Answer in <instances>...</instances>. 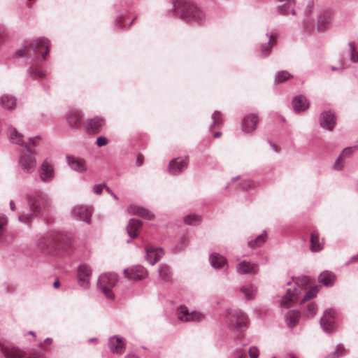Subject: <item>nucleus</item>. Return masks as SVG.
<instances>
[{"label":"nucleus","instance_id":"1","mask_svg":"<svg viewBox=\"0 0 358 358\" xmlns=\"http://www.w3.org/2000/svg\"><path fill=\"white\" fill-rule=\"evenodd\" d=\"M37 245L43 253L64 255L71 248V241L65 234L50 231L38 239Z\"/></svg>","mask_w":358,"mask_h":358},{"label":"nucleus","instance_id":"2","mask_svg":"<svg viewBox=\"0 0 358 358\" xmlns=\"http://www.w3.org/2000/svg\"><path fill=\"white\" fill-rule=\"evenodd\" d=\"M177 15L183 20L200 22L203 18V12L194 3L187 1H178L175 4Z\"/></svg>","mask_w":358,"mask_h":358},{"label":"nucleus","instance_id":"3","mask_svg":"<svg viewBox=\"0 0 358 358\" xmlns=\"http://www.w3.org/2000/svg\"><path fill=\"white\" fill-rule=\"evenodd\" d=\"M227 320L229 328L234 332H242L248 327V317L241 310H229Z\"/></svg>","mask_w":358,"mask_h":358},{"label":"nucleus","instance_id":"4","mask_svg":"<svg viewBox=\"0 0 358 358\" xmlns=\"http://www.w3.org/2000/svg\"><path fill=\"white\" fill-rule=\"evenodd\" d=\"M117 282V275L115 273H107L101 274L98 280V287L101 289L105 296L110 299L114 298V294L111 289L115 286Z\"/></svg>","mask_w":358,"mask_h":358},{"label":"nucleus","instance_id":"5","mask_svg":"<svg viewBox=\"0 0 358 358\" xmlns=\"http://www.w3.org/2000/svg\"><path fill=\"white\" fill-rule=\"evenodd\" d=\"M203 317L204 315L200 312L190 310L185 306H180L177 310V318L182 322H198Z\"/></svg>","mask_w":358,"mask_h":358},{"label":"nucleus","instance_id":"6","mask_svg":"<svg viewBox=\"0 0 358 358\" xmlns=\"http://www.w3.org/2000/svg\"><path fill=\"white\" fill-rule=\"evenodd\" d=\"M336 310L329 308L324 311L323 316L320 318V326L327 334H331L336 329L335 324Z\"/></svg>","mask_w":358,"mask_h":358},{"label":"nucleus","instance_id":"7","mask_svg":"<svg viewBox=\"0 0 358 358\" xmlns=\"http://www.w3.org/2000/svg\"><path fill=\"white\" fill-rule=\"evenodd\" d=\"M0 352L5 358H45L43 355L36 354L25 357L18 349L8 345L0 344Z\"/></svg>","mask_w":358,"mask_h":358},{"label":"nucleus","instance_id":"8","mask_svg":"<svg viewBox=\"0 0 358 358\" xmlns=\"http://www.w3.org/2000/svg\"><path fill=\"white\" fill-rule=\"evenodd\" d=\"M92 270L89 265L86 264H80L78 268V282L80 286L86 289L88 287L90 282Z\"/></svg>","mask_w":358,"mask_h":358},{"label":"nucleus","instance_id":"9","mask_svg":"<svg viewBox=\"0 0 358 358\" xmlns=\"http://www.w3.org/2000/svg\"><path fill=\"white\" fill-rule=\"evenodd\" d=\"M29 203L31 210L35 214L41 213L45 210H48L52 206L50 199L46 196H41L40 199H30Z\"/></svg>","mask_w":358,"mask_h":358},{"label":"nucleus","instance_id":"10","mask_svg":"<svg viewBox=\"0 0 358 358\" xmlns=\"http://www.w3.org/2000/svg\"><path fill=\"white\" fill-rule=\"evenodd\" d=\"M108 345L112 353L118 355L122 354L126 348V344L124 338L117 335H115L109 338Z\"/></svg>","mask_w":358,"mask_h":358},{"label":"nucleus","instance_id":"11","mask_svg":"<svg viewBox=\"0 0 358 358\" xmlns=\"http://www.w3.org/2000/svg\"><path fill=\"white\" fill-rule=\"evenodd\" d=\"M188 164L187 158H176L169 162V171L171 174L177 175L187 168Z\"/></svg>","mask_w":358,"mask_h":358},{"label":"nucleus","instance_id":"12","mask_svg":"<svg viewBox=\"0 0 358 358\" xmlns=\"http://www.w3.org/2000/svg\"><path fill=\"white\" fill-rule=\"evenodd\" d=\"M124 273L125 276L129 280H141L145 278L147 271L141 266H136L131 269H124Z\"/></svg>","mask_w":358,"mask_h":358},{"label":"nucleus","instance_id":"13","mask_svg":"<svg viewBox=\"0 0 358 358\" xmlns=\"http://www.w3.org/2000/svg\"><path fill=\"white\" fill-rule=\"evenodd\" d=\"M30 48L35 52H41L43 59H45L49 53L50 41L45 38H41L36 40Z\"/></svg>","mask_w":358,"mask_h":358},{"label":"nucleus","instance_id":"14","mask_svg":"<svg viewBox=\"0 0 358 358\" xmlns=\"http://www.w3.org/2000/svg\"><path fill=\"white\" fill-rule=\"evenodd\" d=\"M8 135L10 141L15 144L24 146L27 148L29 153H33L31 149L29 148V145L23 141V135L20 134L15 128L10 127L8 131Z\"/></svg>","mask_w":358,"mask_h":358},{"label":"nucleus","instance_id":"15","mask_svg":"<svg viewBox=\"0 0 358 358\" xmlns=\"http://www.w3.org/2000/svg\"><path fill=\"white\" fill-rule=\"evenodd\" d=\"M103 124L104 120L101 117H96L87 120L85 123V127L88 133L94 134L101 131Z\"/></svg>","mask_w":358,"mask_h":358},{"label":"nucleus","instance_id":"16","mask_svg":"<svg viewBox=\"0 0 358 358\" xmlns=\"http://www.w3.org/2000/svg\"><path fill=\"white\" fill-rule=\"evenodd\" d=\"M92 208L84 206H77L73 210L74 216L78 217L80 220L90 222L92 214Z\"/></svg>","mask_w":358,"mask_h":358},{"label":"nucleus","instance_id":"17","mask_svg":"<svg viewBox=\"0 0 358 358\" xmlns=\"http://www.w3.org/2000/svg\"><path fill=\"white\" fill-rule=\"evenodd\" d=\"M145 252V257L151 265H154L163 255V251L161 248L153 246H146Z\"/></svg>","mask_w":358,"mask_h":358},{"label":"nucleus","instance_id":"18","mask_svg":"<svg viewBox=\"0 0 358 358\" xmlns=\"http://www.w3.org/2000/svg\"><path fill=\"white\" fill-rule=\"evenodd\" d=\"M127 212L131 215H136L147 220H152L155 217L153 213L148 209L135 205H130L127 208Z\"/></svg>","mask_w":358,"mask_h":358},{"label":"nucleus","instance_id":"19","mask_svg":"<svg viewBox=\"0 0 358 358\" xmlns=\"http://www.w3.org/2000/svg\"><path fill=\"white\" fill-rule=\"evenodd\" d=\"M20 164L24 171L31 173L36 166V161L31 155L24 154L20 158Z\"/></svg>","mask_w":358,"mask_h":358},{"label":"nucleus","instance_id":"20","mask_svg":"<svg viewBox=\"0 0 358 358\" xmlns=\"http://www.w3.org/2000/svg\"><path fill=\"white\" fill-rule=\"evenodd\" d=\"M258 122V117L255 114L246 115L242 122V129L244 132L250 133L255 130Z\"/></svg>","mask_w":358,"mask_h":358},{"label":"nucleus","instance_id":"21","mask_svg":"<svg viewBox=\"0 0 358 358\" xmlns=\"http://www.w3.org/2000/svg\"><path fill=\"white\" fill-rule=\"evenodd\" d=\"M54 178V169L52 166L47 161H44L41 165L40 178L43 182L51 181Z\"/></svg>","mask_w":358,"mask_h":358},{"label":"nucleus","instance_id":"22","mask_svg":"<svg viewBox=\"0 0 358 358\" xmlns=\"http://www.w3.org/2000/svg\"><path fill=\"white\" fill-rule=\"evenodd\" d=\"M258 270V265L250 262L242 261L236 266L239 274L255 273Z\"/></svg>","mask_w":358,"mask_h":358},{"label":"nucleus","instance_id":"23","mask_svg":"<svg viewBox=\"0 0 358 358\" xmlns=\"http://www.w3.org/2000/svg\"><path fill=\"white\" fill-rule=\"evenodd\" d=\"M336 124V118L333 113L325 112L321 115L320 125L322 127L331 131Z\"/></svg>","mask_w":358,"mask_h":358},{"label":"nucleus","instance_id":"24","mask_svg":"<svg viewBox=\"0 0 358 358\" xmlns=\"http://www.w3.org/2000/svg\"><path fill=\"white\" fill-rule=\"evenodd\" d=\"M292 106L296 113H301L309 108V102L304 96L299 95L293 99Z\"/></svg>","mask_w":358,"mask_h":358},{"label":"nucleus","instance_id":"25","mask_svg":"<svg viewBox=\"0 0 358 358\" xmlns=\"http://www.w3.org/2000/svg\"><path fill=\"white\" fill-rule=\"evenodd\" d=\"M67 162L70 167L78 172H84L86 171L85 161L73 156H67Z\"/></svg>","mask_w":358,"mask_h":358},{"label":"nucleus","instance_id":"26","mask_svg":"<svg viewBox=\"0 0 358 358\" xmlns=\"http://www.w3.org/2000/svg\"><path fill=\"white\" fill-rule=\"evenodd\" d=\"M300 293L301 290L296 287H294L292 292L291 289H288L287 294L281 299L280 306L282 307L288 306L289 303L295 301L297 299L298 295Z\"/></svg>","mask_w":358,"mask_h":358},{"label":"nucleus","instance_id":"27","mask_svg":"<svg viewBox=\"0 0 358 358\" xmlns=\"http://www.w3.org/2000/svg\"><path fill=\"white\" fill-rule=\"evenodd\" d=\"M0 106L6 110H14L17 106L16 99L10 94H3L0 97Z\"/></svg>","mask_w":358,"mask_h":358},{"label":"nucleus","instance_id":"28","mask_svg":"<svg viewBox=\"0 0 358 358\" xmlns=\"http://www.w3.org/2000/svg\"><path fill=\"white\" fill-rule=\"evenodd\" d=\"M210 263L215 269H219L227 264L226 258L219 253H213L209 257Z\"/></svg>","mask_w":358,"mask_h":358},{"label":"nucleus","instance_id":"29","mask_svg":"<svg viewBox=\"0 0 358 358\" xmlns=\"http://www.w3.org/2000/svg\"><path fill=\"white\" fill-rule=\"evenodd\" d=\"M336 275L332 272L325 271L320 273L318 277L319 282L327 287L332 286L336 281Z\"/></svg>","mask_w":358,"mask_h":358},{"label":"nucleus","instance_id":"30","mask_svg":"<svg viewBox=\"0 0 358 358\" xmlns=\"http://www.w3.org/2000/svg\"><path fill=\"white\" fill-rule=\"evenodd\" d=\"M357 149V147H348L345 148L334 164V168L341 170L343 167V159L350 156Z\"/></svg>","mask_w":358,"mask_h":358},{"label":"nucleus","instance_id":"31","mask_svg":"<svg viewBox=\"0 0 358 358\" xmlns=\"http://www.w3.org/2000/svg\"><path fill=\"white\" fill-rule=\"evenodd\" d=\"M323 242H320L319 234L317 231H313L310 236V250L312 252H316L320 251L323 248Z\"/></svg>","mask_w":358,"mask_h":358},{"label":"nucleus","instance_id":"32","mask_svg":"<svg viewBox=\"0 0 358 358\" xmlns=\"http://www.w3.org/2000/svg\"><path fill=\"white\" fill-rule=\"evenodd\" d=\"M239 292L243 294L247 300L252 299L257 292V288L252 284H248L241 286L239 288Z\"/></svg>","mask_w":358,"mask_h":358},{"label":"nucleus","instance_id":"33","mask_svg":"<svg viewBox=\"0 0 358 358\" xmlns=\"http://www.w3.org/2000/svg\"><path fill=\"white\" fill-rule=\"evenodd\" d=\"M300 317V313L298 310H289L285 315V321L289 327H294Z\"/></svg>","mask_w":358,"mask_h":358},{"label":"nucleus","instance_id":"34","mask_svg":"<svg viewBox=\"0 0 358 358\" xmlns=\"http://www.w3.org/2000/svg\"><path fill=\"white\" fill-rule=\"evenodd\" d=\"M83 115L80 112H72L68 117V122L71 127H78L80 125Z\"/></svg>","mask_w":358,"mask_h":358},{"label":"nucleus","instance_id":"35","mask_svg":"<svg viewBox=\"0 0 358 358\" xmlns=\"http://www.w3.org/2000/svg\"><path fill=\"white\" fill-rule=\"evenodd\" d=\"M266 241V231H264L262 234L257 236L255 239L248 242V245L252 248H258L262 245Z\"/></svg>","mask_w":358,"mask_h":358},{"label":"nucleus","instance_id":"36","mask_svg":"<svg viewBox=\"0 0 358 358\" xmlns=\"http://www.w3.org/2000/svg\"><path fill=\"white\" fill-rule=\"evenodd\" d=\"M277 41V36L275 34H271L269 38V41L266 45H262V52L265 55H267L271 48L275 45Z\"/></svg>","mask_w":358,"mask_h":358},{"label":"nucleus","instance_id":"37","mask_svg":"<svg viewBox=\"0 0 358 358\" xmlns=\"http://www.w3.org/2000/svg\"><path fill=\"white\" fill-rule=\"evenodd\" d=\"M158 273L162 279L164 281H168L171 278V271L167 265H163L158 269Z\"/></svg>","mask_w":358,"mask_h":358},{"label":"nucleus","instance_id":"38","mask_svg":"<svg viewBox=\"0 0 358 358\" xmlns=\"http://www.w3.org/2000/svg\"><path fill=\"white\" fill-rule=\"evenodd\" d=\"M142 225H127L126 230L131 238H136Z\"/></svg>","mask_w":358,"mask_h":358},{"label":"nucleus","instance_id":"39","mask_svg":"<svg viewBox=\"0 0 358 358\" xmlns=\"http://www.w3.org/2000/svg\"><path fill=\"white\" fill-rule=\"evenodd\" d=\"M291 77V74L285 71L278 72L275 76V82L277 83H281L285 82Z\"/></svg>","mask_w":358,"mask_h":358},{"label":"nucleus","instance_id":"40","mask_svg":"<svg viewBox=\"0 0 358 358\" xmlns=\"http://www.w3.org/2000/svg\"><path fill=\"white\" fill-rule=\"evenodd\" d=\"M319 289L317 287H313L310 290H308L304 295L303 300L301 301V303L305 302L306 301L310 300L312 299H314Z\"/></svg>","mask_w":358,"mask_h":358},{"label":"nucleus","instance_id":"41","mask_svg":"<svg viewBox=\"0 0 358 358\" xmlns=\"http://www.w3.org/2000/svg\"><path fill=\"white\" fill-rule=\"evenodd\" d=\"M213 127H220L223 124L222 115L219 111H215L212 115Z\"/></svg>","mask_w":358,"mask_h":358},{"label":"nucleus","instance_id":"42","mask_svg":"<svg viewBox=\"0 0 358 358\" xmlns=\"http://www.w3.org/2000/svg\"><path fill=\"white\" fill-rule=\"evenodd\" d=\"M184 221L185 224H193L196 222H201L203 220L200 215L193 214L186 216Z\"/></svg>","mask_w":358,"mask_h":358},{"label":"nucleus","instance_id":"43","mask_svg":"<svg viewBox=\"0 0 358 358\" xmlns=\"http://www.w3.org/2000/svg\"><path fill=\"white\" fill-rule=\"evenodd\" d=\"M345 354V349L341 345H338L332 353L328 355L326 358H338Z\"/></svg>","mask_w":358,"mask_h":358},{"label":"nucleus","instance_id":"44","mask_svg":"<svg viewBox=\"0 0 358 358\" xmlns=\"http://www.w3.org/2000/svg\"><path fill=\"white\" fill-rule=\"evenodd\" d=\"M317 310V306L315 304H314L313 303H310L307 306L306 315L308 317H312L316 314Z\"/></svg>","mask_w":358,"mask_h":358},{"label":"nucleus","instance_id":"45","mask_svg":"<svg viewBox=\"0 0 358 358\" xmlns=\"http://www.w3.org/2000/svg\"><path fill=\"white\" fill-rule=\"evenodd\" d=\"M349 47L351 52V60L354 62H358V52L356 50L355 43H350Z\"/></svg>","mask_w":358,"mask_h":358},{"label":"nucleus","instance_id":"46","mask_svg":"<svg viewBox=\"0 0 358 358\" xmlns=\"http://www.w3.org/2000/svg\"><path fill=\"white\" fill-rule=\"evenodd\" d=\"M329 24V21L326 18H320L317 22V29L320 31L325 30Z\"/></svg>","mask_w":358,"mask_h":358},{"label":"nucleus","instance_id":"47","mask_svg":"<svg viewBox=\"0 0 358 358\" xmlns=\"http://www.w3.org/2000/svg\"><path fill=\"white\" fill-rule=\"evenodd\" d=\"M233 358H247L246 352L243 348H237L233 354Z\"/></svg>","mask_w":358,"mask_h":358},{"label":"nucleus","instance_id":"48","mask_svg":"<svg viewBox=\"0 0 358 358\" xmlns=\"http://www.w3.org/2000/svg\"><path fill=\"white\" fill-rule=\"evenodd\" d=\"M259 353V349L256 346L250 347L248 350L250 358H257Z\"/></svg>","mask_w":358,"mask_h":358},{"label":"nucleus","instance_id":"49","mask_svg":"<svg viewBox=\"0 0 358 358\" xmlns=\"http://www.w3.org/2000/svg\"><path fill=\"white\" fill-rule=\"evenodd\" d=\"M108 139L104 136H99L96 139V144L99 147H102L108 144Z\"/></svg>","mask_w":358,"mask_h":358},{"label":"nucleus","instance_id":"50","mask_svg":"<svg viewBox=\"0 0 358 358\" xmlns=\"http://www.w3.org/2000/svg\"><path fill=\"white\" fill-rule=\"evenodd\" d=\"M41 141V138L39 136H36L33 138H30L29 141V143H27L29 145V148L31 149L30 145L32 146H36Z\"/></svg>","mask_w":358,"mask_h":358},{"label":"nucleus","instance_id":"51","mask_svg":"<svg viewBox=\"0 0 358 358\" xmlns=\"http://www.w3.org/2000/svg\"><path fill=\"white\" fill-rule=\"evenodd\" d=\"M105 187V185L99 184L96 185L93 187V191L96 194H101L102 193L103 189Z\"/></svg>","mask_w":358,"mask_h":358},{"label":"nucleus","instance_id":"52","mask_svg":"<svg viewBox=\"0 0 358 358\" xmlns=\"http://www.w3.org/2000/svg\"><path fill=\"white\" fill-rule=\"evenodd\" d=\"M31 73L32 76H34L35 77H38V78L44 77V73L37 69H32Z\"/></svg>","mask_w":358,"mask_h":358},{"label":"nucleus","instance_id":"53","mask_svg":"<svg viewBox=\"0 0 358 358\" xmlns=\"http://www.w3.org/2000/svg\"><path fill=\"white\" fill-rule=\"evenodd\" d=\"M125 20V17L124 16H120L119 17L117 20H116V26L118 27L119 28H124V25H123V22H124Z\"/></svg>","mask_w":358,"mask_h":358},{"label":"nucleus","instance_id":"54","mask_svg":"<svg viewBox=\"0 0 358 358\" xmlns=\"http://www.w3.org/2000/svg\"><path fill=\"white\" fill-rule=\"evenodd\" d=\"M29 47H24L21 50H19L16 54L18 55V56H24L27 54L28 52V50H29Z\"/></svg>","mask_w":358,"mask_h":358},{"label":"nucleus","instance_id":"55","mask_svg":"<svg viewBox=\"0 0 358 358\" xmlns=\"http://www.w3.org/2000/svg\"><path fill=\"white\" fill-rule=\"evenodd\" d=\"M144 160V157L141 154H138L136 158V165L140 166L143 164Z\"/></svg>","mask_w":358,"mask_h":358},{"label":"nucleus","instance_id":"56","mask_svg":"<svg viewBox=\"0 0 358 358\" xmlns=\"http://www.w3.org/2000/svg\"><path fill=\"white\" fill-rule=\"evenodd\" d=\"M309 280H309V278L308 277H303V278L299 279L296 283L297 284L301 283L302 285H306V284H308L309 282Z\"/></svg>","mask_w":358,"mask_h":358},{"label":"nucleus","instance_id":"57","mask_svg":"<svg viewBox=\"0 0 358 358\" xmlns=\"http://www.w3.org/2000/svg\"><path fill=\"white\" fill-rule=\"evenodd\" d=\"M30 215H23L20 217V220L22 222H29L31 221Z\"/></svg>","mask_w":358,"mask_h":358},{"label":"nucleus","instance_id":"58","mask_svg":"<svg viewBox=\"0 0 358 358\" xmlns=\"http://www.w3.org/2000/svg\"><path fill=\"white\" fill-rule=\"evenodd\" d=\"M358 261V255L352 256L350 259L347 262V264L356 262Z\"/></svg>","mask_w":358,"mask_h":358},{"label":"nucleus","instance_id":"59","mask_svg":"<svg viewBox=\"0 0 358 358\" xmlns=\"http://www.w3.org/2000/svg\"><path fill=\"white\" fill-rule=\"evenodd\" d=\"M7 219L4 215H0V224H6Z\"/></svg>","mask_w":358,"mask_h":358},{"label":"nucleus","instance_id":"60","mask_svg":"<svg viewBox=\"0 0 358 358\" xmlns=\"http://www.w3.org/2000/svg\"><path fill=\"white\" fill-rule=\"evenodd\" d=\"M52 338H45V339L44 340V343H45V345H51V344H52Z\"/></svg>","mask_w":358,"mask_h":358},{"label":"nucleus","instance_id":"61","mask_svg":"<svg viewBox=\"0 0 358 358\" xmlns=\"http://www.w3.org/2000/svg\"><path fill=\"white\" fill-rule=\"evenodd\" d=\"M10 208L12 210H15V204L14 203L13 201H10Z\"/></svg>","mask_w":358,"mask_h":358},{"label":"nucleus","instance_id":"62","mask_svg":"<svg viewBox=\"0 0 358 358\" xmlns=\"http://www.w3.org/2000/svg\"><path fill=\"white\" fill-rule=\"evenodd\" d=\"M4 231H5L4 225H0V238L3 234Z\"/></svg>","mask_w":358,"mask_h":358},{"label":"nucleus","instance_id":"63","mask_svg":"<svg viewBox=\"0 0 358 358\" xmlns=\"http://www.w3.org/2000/svg\"><path fill=\"white\" fill-rule=\"evenodd\" d=\"M59 284H60V283H59V281L58 280H57L56 281H55V282H54V283H53V287H54L55 288H57V287H59Z\"/></svg>","mask_w":358,"mask_h":358},{"label":"nucleus","instance_id":"64","mask_svg":"<svg viewBox=\"0 0 358 358\" xmlns=\"http://www.w3.org/2000/svg\"><path fill=\"white\" fill-rule=\"evenodd\" d=\"M124 358H137L136 355H127Z\"/></svg>","mask_w":358,"mask_h":358}]
</instances>
